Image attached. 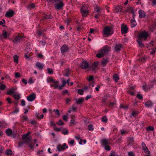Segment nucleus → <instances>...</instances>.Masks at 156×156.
Masks as SVG:
<instances>
[{
	"label": "nucleus",
	"mask_w": 156,
	"mask_h": 156,
	"mask_svg": "<svg viewBox=\"0 0 156 156\" xmlns=\"http://www.w3.org/2000/svg\"><path fill=\"white\" fill-rule=\"evenodd\" d=\"M111 48L106 46L104 47L98 51V53L97 54L96 56L98 58H101L107 54L108 52L110 51Z\"/></svg>",
	"instance_id": "f257e3e1"
},
{
	"label": "nucleus",
	"mask_w": 156,
	"mask_h": 156,
	"mask_svg": "<svg viewBox=\"0 0 156 156\" xmlns=\"http://www.w3.org/2000/svg\"><path fill=\"white\" fill-rule=\"evenodd\" d=\"M113 33V31L111 27L106 26L103 30V36L107 37L111 35Z\"/></svg>",
	"instance_id": "f03ea898"
},
{
	"label": "nucleus",
	"mask_w": 156,
	"mask_h": 156,
	"mask_svg": "<svg viewBox=\"0 0 156 156\" xmlns=\"http://www.w3.org/2000/svg\"><path fill=\"white\" fill-rule=\"evenodd\" d=\"M52 2H56L55 7V8L57 9H61L64 5L63 2L61 0H50Z\"/></svg>",
	"instance_id": "7ed1b4c3"
},
{
	"label": "nucleus",
	"mask_w": 156,
	"mask_h": 156,
	"mask_svg": "<svg viewBox=\"0 0 156 156\" xmlns=\"http://www.w3.org/2000/svg\"><path fill=\"white\" fill-rule=\"evenodd\" d=\"M80 12L83 17H86L89 13V10L87 5H83L81 8Z\"/></svg>",
	"instance_id": "20e7f679"
},
{
	"label": "nucleus",
	"mask_w": 156,
	"mask_h": 156,
	"mask_svg": "<svg viewBox=\"0 0 156 156\" xmlns=\"http://www.w3.org/2000/svg\"><path fill=\"white\" fill-rule=\"evenodd\" d=\"M149 35V34L147 31H144L140 32L138 36V38H140L141 40L144 39V40H146Z\"/></svg>",
	"instance_id": "39448f33"
},
{
	"label": "nucleus",
	"mask_w": 156,
	"mask_h": 156,
	"mask_svg": "<svg viewBox=\"0 0 156 156\" xmlns=\"http://www.w3.org/2000/svg\"><path fill=\"white\" fill-rule=\"evenodd\" d=\"M141 145L142 149L144 151V153L146 154H149L150 152L146 146L145 143L144 142H142Z\"/></svg>",
	"instance_id": "423d86ee"
},
{
	"label": "nucleus",
	"mask_w": 156,
	"mask_h": 156,
	"mask_svg": "<svg viewBox=\"0 0 156 156\" xmlns=\"http://www.w3.org/2000/svg\"><path fill=\"white\" fill-rule=\"evenodd\" d=\"M23 37H24L23 36H20L19 35L17 36L13 40V42L14 43H18Z\"/></svg>",
	"instance_id": "0eeeda50"
},
{
	"label": "nucleus",
	"mask_w": 156,
	"mask_h": 156,
	"mask_svg": "<svg viewBox=\"0 0 156 156\" xmlns=\"http://www.w3.org/2000/svg\"><path fill=\"white\" fill-rule=\"evenodd\" d=\"M36 95L34 93H32L29 96L27 97V99L29 101H32L35 98Z\"/></svg>",
	"instance_id": "6e6552de"
},
{
	"label": "nucleus",
	"mask_w": 156,
	"mask_h": 156,
	"mask_svg": "<svg viewBox=\"0 0 156 156\" xmlns=\"http://www.w3.org/2000/svg\"><path fill=\"white\" fill-rule=\"evenodd\" d=\"M68 147L65 143L64 144L62 145H58L57 147V149L59 151H61L64 150Z\"/></svg>",
	"instance_id": "1a4fd4ad"
},
{
	"label": "nucleus",
	"mask_w": 156,
	"mask_h": 156,
	"mask_svg": "<svg viewBox=\"0 0 156 156\" xmlns=\"http://www.w3.org/2000/svg\"><path fill=\"white\" fill-rule=\"evenodd\" d=\"M14 14V12L13 10L8 11L6 12L5 14V16L7 17H11Z\"/></svg>",
	"instance_id": "9d476101"
},
{
	"label": "nucleus",
	"mask_w": 156,
	"mask_h": 156,
	"mask_svg": "<svg viewBox=\"0 0 156 156\" xmlns=\"http://www.w3.org/2000/svg\"><path fill=\"white\" fill-rule=\"evenodd\" d=\"M139 17L140 18H144L146 16L145 12L142 10L140 9L139 10Z\"/></svg>",
	"instance_id": "9b49d317"
},
{
	"label": "nucleus",
	"mask_w": 156,
	"mask_h": 156,
	"mask_svg": "<svg viewBox=\"0 0 156 156\" xmlns=\"http://www.w3.org/2000/svg\"><path fill=\"white\" fill-rule=\"evenodd\" d=\"M122 7L119 5H118L115 7L114 9V12L116 13L119 12H120L122 11Z\"/></svg>",
	"instance_id": "f8f14e48"
},
{
	"label": "nucleus",
	"mask_w": 156,
	"mask_h": 156,
	"mask_svg": "<svg viewBox=\"0 0 156 156\" xmlns=\"http://www.w3.org/2000/svg\"><path fill=\"white\" fill-rule=\"evenodd\" d=\"M88 67V64L87 62L85 61H83L81 63V67L84 69H86Z\"/></svg>",
	"instance_id": "ddd939ff"
},
{
	"label": "nucleus",
	"mask_w": 156,
	"mask_h": 156,
	"mask_svg": "<svg viewBox=\"0 0 156 156\" xmlns=\"http://www.w3.org/2000/svg\"><path fill=\"white\" fill-rule=\"evenodd\" d=\"M69 49V48L66 45H64L62 46L61 49V52L63 53H64L68 51Z\"/></svg>",
	"instance_id": "4468645a"
},
{
	"label": "nucleus",
	"mask_w": 156,
	"mask_h": 156,
	"mask_svg": "<svg viewBox=\"0 0 156 156\" xmlns=\"http://www.w3.org/2000/svg\"><path fill=\"white\" fill-rule=\"evenodd\" d=\"M121 30L122 34L126 33L128 31V28L127 26L124 25L122 26Z\"/></svg>",
	"instance_id": "2eb2a0df"
},
{
	"label": "nucleus",
	"mask_w": 156,
	"mask_h": 156,
	"mask_svg": "<svg viewBox=\"0 0 156 156\" xmlns=\"http://www.w3.org/2000/svg\"><path fill=\"white\" fill-rule=\"evenodd\" d=\"M53 83V84H51V87H54V88L55 89H56L57 88H59V86L58 82L57 81H55Z\"/></svg>",
	"instance_id": "dca6fc26"
},
{
	"label": "nucleus",
	"mask_w": 156,
	"mask_h": 156,
	"mask_svg": "<svg viewBox=\"0 0 156 156\" xmlns=\"http://www.w3.org/2000/svg\"><path fill=\"white\" fill-rule=\"evenodd\" d=\"M123 47V45L122 44H117L115 48V51H119L121 50Z\"/></svg>",
	"instance_id": "f3484780"
},
{
	"label": "nucleus",
	"mask_w": 156,
	"mask_h": 156,
	"mask_svg": "<svg viewBox=\"0 0 156 156\" xmlns=\"http://www.w3.org/2000/svg\"><path fill=\"white\" fill-rule=\"evenodd\" d=\"M109 144V142L107 139H103L101 140V144L103 147L108 145Z\"/></svg>",
	"instance_id": "a211bd4d"
},
{
	"label": "nucleus",
	"mask_w": 156,
	"mask_h": 156,
	"mask_svg": "<svg viewBox=\"0 0 156 156\" xmlns=\"http://www.w3.org/2000/svg\"><path fill=\"white\" fill-rule=\"evenodd\" d=\"M151 86H150L149 85H145L143 86V89L145 91H147L150 88H152L153 86V84L151 83Z\"/></svg>",
	"instance_id": "6ab92c4d"
},
{
	"label": "nucleus",
	"mask_w": 156,
	"mask_h": 156,
	"mask_svg": "<svg viewBox=\"0 0 156 156\" xmlns=\"http://www.w3.org/2000/svg\"><path fill=\"white\" fill-rule=\"evenodd\" d=\"M98 62H94L92 66V69L93 70H95L97 69H98Z\"/></svg>",
	"instance_id": "aec40b11"
},
{
	"label": "nucleus",
	"mask_w": 156,
	"mask_h": 156,
	"mask_svg": "<svg viewBox=\"0 0 156 156\" xmlns=\"http://www.w3.org/2000/svg\"><path fill=\"white\" fill-rule=\"evenodd\" d=\"M2 34L4 38L7 39L9 37V34L6 31H3Z\"/></svg>",
	"instance_id": "412c9836"
},
{
	"label": "nucleus",
	"mask_w": 156,
	"mask_h": 156,
	"mask_svg": "<svg viewBox=\"0 0 156 156\" xmlns=\"http://www.w3.org/2000/svg\"><path fill=\"white\" fill-rule=\"evenodd\" d=\"M36 65L37 67L39 69H42L43 68L44 65L41 63L37 62L36 63Z\"/></svg>",
	"instance_id": "4be33fe9"
},
{
	"label": "nucleus",
	"mask_w": 156,
	"mask_h": 156,
	"mask_svg": "<svg viewBox=\"0 0 156 156\" xmlns=\"http://www.w3.org/2000/svg\"><path fill=\"white\" fill-rule=\"evenodd\" d=\"M145 105L146 107H151L153 106V103L151 101H148L145 103Z\"/></svg>",
	"instance_id": "5701e85b"
},
{
	"label": "nucleus",
	"mask_w": 156,
	"mask_h": 156,
	"mask_svg": "<svg viewBox=\"0 0 156 156\" xmlns=\"http://www.w3.org/2000/svg\"><path fill=\"white\" fill-rule=\"evenodd\" d=\"M108 61L107 59H103L101 61V66L102 67H104L108 62Z\"/></svg>",
	"instance_id": "b1692460"
},
{
	"label": "nucleus",
	"mask_w": 156,
	"mask_h": 156,
	"mask_svg": "<svg viewBox=\"0 0 156 156\" xmlns=\"http://www.w3.org/2000/svg\"><path fill=\"white\" fill-rule=\"evenodd\" d=\"M137 41L140 47H144V44L142 43V40L141 39L138 38Z\"/></svg>",
	"instance_id": "393cba45"
},
{
	"label": "nucleus",
	"mask_w": 156,
	"mask_h": 156,
	"mask_svg": "<svg viewBox=\"0 0 156 156\" xmlns=\"http://www.w3.org/2000/svg\"><path fill=\"white\" fill-rule=\"evenodd\" d=\"M12 96L16 99L19 100L20 98V95L17 93H14Z\"/></svg>",
	"instance_id": "a878e982"
},
{
	"label": "nucleus",
	"mask_w": 156,
	"mask_h": 156,
	"mask_svg": "<svg viewBox=\"0 0 156 156\" xmlns=\"http://www.w3.org/2000/svg\"><path fill=\"white\" fill-rule=\"evenodd\" d=\"M131 25L132 27H134L136 26V23L135 20H131Z\"/></svg>",
	"instance_id": "bb28decb"
},
{
	"label": "nucleus",
	"mask_w": 156,
	"mask_h": 156,
	"mask_svg": "<svg viewBox=\"0 0 156 156\" xmlns=\"http://www.w3.org/2000/svg\"><path fill=\"white\" fill-rule=\"evenodd\" d=\"M69 70L68 69H67L65 70L63 75L65 76H68L69 75Z\"/></svg>",
	"instance_id": "cd10ccee"
},
{
	"label": "nucleus",
	"mask_w": 156,
	"mask_h": 156,
	"mask_svg": "<svg viewBox=\"0 0 156 156\" xmlns=\"http://www.w3.org/2000/svg\"><path fill=\"white\" fill-rule=\"evenodd\" d=\"M31 138L30 137H27L26 139L23 140L24 143L29 144L31 143Z\"/></svg>",
	"instance_id": "c85d7f7f"
},
{
	"label": "nucleus",
	"mask_w": 156,
	"mask_h": 156,
	"mask_svg": "<svg viewBox=\"0 0 156 156\" xmlns=\"http://www.w3.org/2000/svg\"><path fill=\"white\" fill-rule=\"evenodd\" d=\"M5 132L6 134L8 136L11 135L12 132V130L10 129H6Z\"/></svg>",
	"instance_id": "c756f323"
},
{
	"label": "nucleus",
	"mask_w": 156,
	"mask_h": 156,
	"mask_svg": "<svg viewBox=\"0 0 156 156\" xmlns=\"http://www.w3.org/2000/svg\"><path fill=\"white\" fill-rule=\"evenodd\" d=\"M62 85L59 87V89L61 90L62 88L64 87L66 84V81L65 80H63L62 81Z\"/></svg>",
	"instance_id": "7c9ffc66"
},
{
	"label": "nucleus",
	"mask_w": 156,
	"mask_h": 156,
	"mask_svg": "<svg viewBox=\"0 0 156 156\" xmlns=\"http://www.w3.org/2000/svg\"><path fill=\"white\" fill-rule=\"evenodd\" d=\"M94 9L95 11L97 12H100V11L102 9L100 8L99 6L96 5L94 8Z\"/></svg>",
	"instance_id": "2f4dec72"
},
{
	"label": "nucleus",
	"mask_w": 156,
	"mask_h": 156,
	"mask_svg": "<svg viewBox=\"0 0 156 156\" xmlns=\"http://www.w3.org/2000/svg\"><path fill=\"white\" fill-rule=\"evenodd\" d=\"M84 100L83 98H81L78 100H76V102L78 104H80L82 103Z\"/></svg>",
	"instance_id": "473e14b6"
},
{
	"label": "nucleus",
	"mask_w": 156,
	"mask_h": 156,
	"mask_svg": "<svg viewBox=\"0 0 156 156\" xmlns=\"http://www.w3.org/2000/svg\"><path fill=\"white\" fill-rule=\"evenodd\" d=\"M5 154L7 155H10L12 154V152L10 149H8L5 152Z\"/></svg>",
	"instance_id": "72a5a7b5"
},
{
	"label": "nucleus",
	"mask_w": 156,
	"mask_h": 156,
	"mask_svg": "<svg viewBox=\"0 0 156 156\" xmlns=\"http://www.w3.org/2000/svg\"><path fill=\"white\" fill-rule=\"evenodd\" d=\"M62 132L64 135H67L68 134V130L65 129H63L62 130Z\"/></svg>",
	"instance_id": "f704fd0d"
},
{
	"label": "nucleus",
	"mask_w": 156,
	"mask_h": 156,
	"mask_svg": "<svg viewBox=\"0 0 156 156\" xmlns=\"http://www.w3.org/2000/svg\"><path fill=\"white\" fill-rule=\"evenodd\" d=\"M146 58L144 57H141L139 59V61L141 62H144L146 61Z\"/></svg>",
	"instance_id": "c9c22d12"
},
{
	"label": "nucleus",
	"mask_w": 156,
	"mask_h": 156,
	"mask_svg": "<svg viewBox=\"0 0 156 156\" xmlns=\"http://www.w3.org/2000/svg\"><path fill=\"white\" fill-rule=\"evenodd\" d=\"M113 78L115 82H117L119 80V76L117 74H115L113 76Z\"/></svg>",
	"instance_id": "e433bc0d"
},
{
	"label": "nucleus",
	"mask_w": 156,
	"mask_h": 156,
	"mask_svg": "<svg viewBox=\"0 0 156 156\" xmlns=\"http://www.w3.org/2000/svg\"><path fill=\"white\" fill-rule=\"evenodd\" d=\"M146 130L147 131H153L154 129L152 126H149L146 128Z\"/></svg>",
	"instance_id": "4c0bfd02"
},
{
	"label": "nucleus",
	"mask_w": 156,
	"mask_h": 156,
	"mask_svg": "<svg viewBox=\"0 0 156 156\" xmlns=\"http://www.w3.org/2000/svg\"><path fill=\"white\" fill-rule=\"evenodd\" d=\"M88 129L90 131H93L94 130V128L93 127V125L92 124H90L88 126Z\"/></svg>",
	"instance_id": "58836bf2"
},
{
	"label": "nucleus",
	"mask_w": 156,
	"mask_h": 156,
	"mask_svg": "<svg viewBox=\"0 0 156 156\" xmlns=\"http://www.w3.org/2000/svg\"><path fill=\"white\" fill-rule=\"evenodd\" d=\"M14 61L15 62L17 63L18 62V57L17 55H15L14 57Z\"/></svg>",
	"instance_id": "ea45409f"
},
{
	"label": "nucleus",
	"mask_w": 156,
	"mask_h": 156,
	"mask_svg": "<svg viewBox=\"0 0 156 156\" xmlns=\"http://www.w3.org/2000/svg\"><path fill=\"white\" fill-rule=\"evenodd\" d=\"M14 93L13 90V89H11L10 90H9L8 91L7 93V94L8 95H11L12 94H14Z\"/></svg>",
	"instance_id": "a19ab883"
},
{
	"label": "nucleus",
	"mask_w": 156,
	"mask_h": 156,
	"mask_svg": "<svg viewBox=\"0 0 156 156\" xmlns=\"http://www.w3.org/2000/svg\"><path fill=\"white\" fill-rule=\"evenodd\" d=\"M57 123L59 126L63 125H64V123L61 120H59Z\"/></svg>",
	"instance_id": "79ce46f5"
},
{
	"label": "nucleus",
	"mask_w": 156,
	"mask_h": 156,
	"mask_svg": "<svg viewBox=\"0 0 156 156\" xmlns=\"http://www.w3.org/2000/svg\"><path fill=\"white\" fill-rule=\"evenodd\" d=\"M35 7V5H34L33 4H30L28 6V8L31 9L34 8Z\"/></svg>",
	"instance_id": "37998d69"
},
{
	"label": "nucleus",
	"mask_w": 156,
	"mask_h": 156,
	"mask_svg": "<svg viewBox=\"0 0 156 156\" xmlns=\"http://www.w3.org/2000/svg\"><path fill=\"white\" fill-rule=\"evenodd\" d=\"M83 90L82 89H79L78 90V93L80 95H83Z\"/></svg>",
	"instance_id": "c03bdc74"
},
{
	"label": "nucleus",
	"mask_w": 156,
	"mask_h": 156,
	"mask_svg": "<svg viewBox=\"0 0 156 156\" xmlns=\"http://www.w3.org/2000/svg\"><path fill=\"white\" fill-rule=\"evenodd\" d=\"M54 111L57 115H59L60 113H59V111L58 109H54Z\"/></svg>",
	"instance_id": "a18cd8bd"
},
{
	"label": "nucleus",
	"mask_w": 156,
	"mask_h": 156,
	"mask_svg": "<svg viewBox=\"0 0 156 156\" xmlns=\"http://www.w3.org/2000/svg\"><path fill=\"white\" fill-rule=\"evenodd\" d=\"M102 121L103 122H106L107 121V119L106 116H104L101 119Z\"/></svg>",
	"instance_id": "49530a36"
},
{
	"label": "nucleus",
	"mask_w": 156,
	"mask_h": 156,
	"mask_svg": "<svg viewBox=\"0 0 156 156\" xmlns=\"http://www.w3.org/2000/svg\"><path fill=\"white\" fill-rule=\"evenodd\" d=\"M47 70L48 73L49 74H51L53 73V72L52 70L50 68H48Z\"/></svg>",
	"instance_id": "de8ad7c7"
},
{
	"label": "nucleus",
	"mask_w": 156,
	"mask_h": 156,
	"mask_svg": "<svg viewBox=\"0 0 156 156\" xmlns=\"http://www.w3.org/2000/svg\"><path fill=\"white\" fill-rule=\"evenodd\" d=\"M120 131L122 134H124L127 133V131L126 130L122 129Z\"/></svg>",
	"instance_id": "09e8293b"
},
{
	"label": "nucleus",
	"mask_w": 156,
	"mask_h": 156,
	"mask_svg": "<svg viewBox=\"0 0 156 156\" xmlns=\"http://www.w3.org/2000/svg\"><path fill=\"white\" fill-rule=\"evenodd\" d=\"M110 156H119L116 154V153L115 152H113L111 153Z\"/></svg>",
	"instance_id": "8fccbe9b"
},
{
	"label": "nucleus",
	"mask_w": 156,
	"mask_h": 156,
	"mask_svg": "<svg viewBox=\"0 0 156 156\" xmlns=\"http://www.w3.org/2000/svg\"><path fill=\"white\" fill-rule=\"evenodd\" d=\"M48 82H52L53 83L55 81L53 79L51 78H49L47 79Z\"/></svg>",
	"instance_id": "3c124183"
},
{
	"label": "nucleus",
	"mask_w": 156,
	"mask_h": 156,
	"mask_svg": "<svg viewBox=\"0 0 156 156\" xmlns=\"http://www.w3.org/2000/svg\"><path fill=\"white\" fill-rule=\"evenodd\" d=\"M105 148V149L108 151H109L111 149L110 147L108 146V145L106 146H104Z\"/></svg>",
	"instance_id": "603ef678"
},
{
	"label": "nucleus",
	"mask_w": 156,
	"mask_h": 156,
	"mask_svg": "<svg viewBox=\"0 0 156 156\" xmlns=\"http://www.w3.org/2000/svg\"><path fill=\"white\" fill-rule=\"evenodd\" d=\"M54 129L55 131L57 132L60 131L61 130V129L57 128L56 126L54 127Z\"/></svg>",
	"instance_id": "864d4df0"
},
{
	"label": "nucleus",
	"mask_w": 156,
	"mask_h": 156,
	"mask_svg": "<svg viewBox=\"0 0 156 156\" xmlns=\"http://www.w3.org/2000/svg\"><path fill=\"white\" fill-rule=\"evenodd\" d=\"M24 140L23 142H20L18 143V147H21L24 144Z\"/></svg>",
	"instance_id": "5fc2aeb1"
},
{
	"label": "nucleus",
	"mask_w": 156,
	"mask_h": 156,
	"mask_svg": "<svg viewBox=\"0 0 156 156\" xmlns=\"http://www.w3.org/2000/svg\"><path fill=\"white\" fill-rule=\"evenodd\" d=\"M44 115H37V117L38 119H43L44 118Z\"/></svg>",
	"instance_id": "6e6d98bb"
},
{
	"label": "nucleus",
	"mask_w": 156,
	"mask_h": 156,
	"mask_svg": "<svg viewBox=\"0 0 156 156\" xmlns=\"http://www.w3.org/2000/svg\"><path fill=\"white\" fill-rule=\"evenodd\" d=\"M6 100L9 104H11L12 103V102L10 97H8L6 99Z\"/></svg>",
	"instance_id": "4d7b16f0"
},
{
	"label": "nucleus",
	"mask_w": 156,
	"mask_h": 156,
	"mask_svg": "<svg viewBox=\"0 0 156 156\" xmlns=\"http://www.w3.org/2000/svg\"><path fill=\"white\" fill-rule=\"evenodd\" d=\"M63 119L66 122L68 121V116L66 115H64L63 117Z\"/></svg>",
	"instance_id": "13d9d810"
},
{
	"label": "nucleus",
	"mask_w": 156,
	"mask_h": 156,
	"mask_svg": "<svg viewBox=\"0 0 156 156\" xmlns=\"http://www.w3.org/2000/svg\"><path fill=\"white\" fill-rule=\"evenodd\" d=\"M69 80H69V79H68V80L67 81V84H68V85H69L72 86L73 84V82L69 83Z\"/></svg>",
	"instance_id": "bf43d9fd"
},
{
	"label": "nucleus",
	"mask_w": 156,
	"mask_h": 156,
	"mask_svg": "<svg viewBox=\"0 0 156 156\" xmlns=\"http://www.w3.org/2000/svg\"><path fill=\"white\" fill-rule=\"evenodd\" d=\"M115 104V103L114 102H112L110 103L109 105V107L110 108H112L113 105H114Z\"/></svg>",
	"instance_id": "052dcab7"
},
{
	"label": "nucleus",
	"mask_w": 156,
	"mask_h": 156,
	"mask_svg": "<svg viewBox=\"0 0 156 156\" xmlns=\"http://www.w3.org/2000/svg\"><path fill=\"white\" fill-rule=\"evenodd\" d=\"M23 118L24 120L25 121H27L28 120V118L26 115H24L23 116Z\"/></svg>",
	"instance_id": "680f3d73"
},
{
	"label": "nucleus",
	"mask_w": 156,
	"mask_h": 156,
	"mask_svg": "<svg viewBox=\"0 0 156 156\" xmlns=\"http://www.w3.org/2000/svg\"><path fill=\"white\" fill-rule=\"evenodd\" d=\"M137 97L139 99H142L143 96L142 95L140 94H138L137 95Z\"/></svg>",
	"instance_id": "e2e57ef3"
},
{
	"label": "nucleus",
	"mask_w": 156,
	"mask_h": 156,
	"mask_svg": "<svg viewBox=\"0 0 156 156\" xmlns=\"http://www.w3.org/2000/svg\"><path fill=\"white\" fill-rule=\"evenodd\" d=\"M129 156H134V154L132 152H130L128 153Z\"/></svg>",
	"instance_id": "0e129e2a"
},
{
	"label": "nucleus",
	"mask_w": 156,
	"mask_h": 156,
	"mask_svg": "<svg viewBox=\"0 0 156 156\" xmlns=\"http://www.w3.org/2000/svg\"><path fill=\"white\" fill-rule=\"evenodd\" d=\"M5 88V86L4 84H2L0 87V89L3 90Z\"/></svg>",
	"instance_id": "69168bd1"
},
{
	"label": "nucleus",
	"mask_w": 156,
	"mask_h": 156,
	"mask_svg": "<svg viewBox=\"0 0 156 156\" xmlns=\"http://www.w3.org/2000/svg\"><path fill=\"white\" fill-rule=\"evenodd\" d=\"M152 5L153 6L156 5V0H152Z\"/></svg>",
	"instance_id": "338daca9"
},
{
	"label": "nucleus",
	"mask_w": 156,
	"mask_h": 156,
	"mask_svg": "<svg viewBox=\"0 0 156 156\" xmlns=\"http://www.w3.org/2000/svg\"><path fill=\"white\" fill-rule=\"evenodd\" d=\"M40 44L44 45L46 44V42L44 40H43L42 41H40Z\"/></svg>",
	"instance_id": "774afa93"
}]
</instances>
